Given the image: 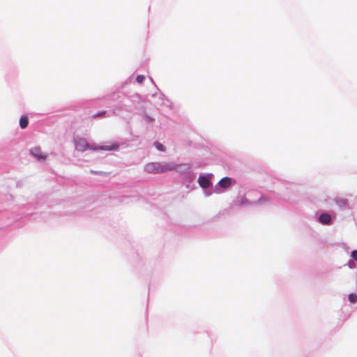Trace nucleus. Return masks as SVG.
<instances>
[{
  "mask_svg": "<svg viewBox=\"0 0 357 357\" xmlns=\"http://www.w3.org/2000/svg\"><path fill=\"white\" fill-rule=\"evenodd\" d=\"M119 145L116 143H112L109 145L105 146H96L89 144L87 140L84 138H78L75 140V149L79 151H85L88 149L93 151H116L119 149Z\"/></svg>",
  "mask_w": 357,
  "mask_h": 357,
  "instance_id": "obj_1",
  "label": "nucleus"
},
{
  "mask_svg": "<svg viewBox=\"0 0 357 357\" xmlns=\"http://www.w3.org/2000/svg\"><path fill=\"white\" fill-rule=\"evenodd\" d=\"M176 165L173 163L164 162H153L149 163L146 166V170L149 173L153 174H162L168 171L175 169Z\"/></svg>",
  "mask_w": 357,
  "mask_h": 357,
  "instance_id": "obj_2",
  "label": "nucleus"
},
{
  "mask_svg": "<svg viewBox=\"0 0 357 357\" xmlns=\"http://www.w3.org/2000/svg\"><path fill=\"white\" fill-rule=\"evenodd\" d=\"M31 153L38 160H45L47 158V154L44 153L39 146L32 148L31 149Z\"/></svg>",
  "mask_w": 357,
  "mask_h": 357,
  "instance_id": "obj_3",
  "label": "nucleus"
},
{
  "mask_svg": "<svg viewBox=\"0 0 357 357\" xmlns=\"http://www.w3.org/2000/svg\"><path fill=\"white\" fill-rule=\"evenodd\" d=\"M199 185L203 188H207L210 185V180L207 176H200L198 178Z\"/></svg>",
  "mask_w": 357,
  "mask_h": 357,
  "instance_id": "obj_4",
  "label": "nucleus"
},
{
  "mask_svg": "<svg viewBox=\"0 0 357 357\" xmlns=\"http://www.w3.org/2000/svg\"><path fill=\"white\" fill-rule=\"evenodd\" d=\"M319 220L321 223L328 225L331 221V218L328 213H324L320 215Z\"/></svg>",
  "mask_w": 357,
  "mask_h": 357,
  "instance_id": "obj_5",
  "label": "nucleus"
},
{
  "mask_svg": "<svg viewBox=\"0 0 357 357\" xmlns=\"http://www.w3.org/2000/svg\"><path fill=\"white\" fill-rule=\"evenodd\" d=\"M219 185L223 188H227L231 185V178L225 177L219 181Z\"/></svg>",
  "mask_w": 357,
  "mask_h": 357,
  "instance_id": "obj_6",
  "label": "nucleus"
},
{
  "mask_svg": "<svg viewBox=\"0 0 357 357\" xmlns=\"http://www.w3.org/2000/svg\"><path fill=\"white\" fill-rule=\"evenodd\" d=\"M29 124L28 117L25 115L22 116L20 119V126L22 129H24L27 127Z\"/></svg>",
  "mask_w": 357,
  "mask_h": 357,
  "instance_id": "obj_7",
  "label": "nucleus"
},
{
  "mask_svg": "<svg viewBox=\"0 0 357 357\" xmlns=\"http://www.w3.org/2000/svg\"><path fill=\"white\" fill-rule=\"evenodd\" d=\"M336 203L341 207H344L347 205V201L345 199H337Z\"/></svg>",
  "mask_w": 357,
  "mask_h": 357,
  "instance_id": "obj_8",
  "label": "nucleus"
},
{
  "mask_svg": "<svg viewBox=\"0 0 357 357\" xmlns=\"http://www.w3.org/2000/svg\"><path fill=\"white\" fill-rule=\"evenodd\" d=\"M349 301L351 303H356L357 302V295L355 294H350L349 295Z\"/></svg>",
  "mask_w": 357,
  "mask_h": 357,
  "instance_id": "obj_9",
  "label": "nucleus"
},
{
  "mask_svg": "<svg viewBox=\"0 0 357 357\" xmlns=\"http://www.w3.org/2000/svg\"><path fill=\"white\" fill-rule=\"evenodd\" d=\"M155 148L160 151H165V147L162 144H160V142H155Z\"/></svg>",
  "mask_w": 357,
  "mask_h": 357,
  "instance_id": "obj_10",
  "label": "nucleus"
},
{
  "mask_svg": "<svg viewBox=\"0 0 357 357\" xmlns=\"http://www.w3.org/2000/svg\"><path fill=\"white\" fill-rule=\"evenodd\" d=\"M145 79V77L142 75H137L136 77V81L139 84H142Z\"/></svg>",
  "mask_w": 357,
  "mask_h": 357,
  "instance_id": "obj_11",
  "label": "nucleus"
},
{
  "mask_svg": "<svg viewBox=\"0 0 357 357\" xmlns=\"http://www.w3.org/2000/svg\"><path fill=\"white\" fill-rule=\"evenodd\" d=\"M105 114H106V112L103 111V112H101L100 113H97V114H94L93 116V118L96 119V118H98V117H103V116H105Z\"/></svg>",
  "mask_w": 357,
  "mask_h": 357,
  "instance_id": "obj_12",
  "label": "nucleus"
},
{
  "mask_svg": "<svg viewBox=\"0 0 357 357\" xmlns=\"http://www.w3.org/2000/svg\"><path fill=\"white\" fill-rule=\"evenodd\" d=\"M351 257H353L354 259H355L356 261H357V250H354L352 252H351Z\"/></svg>",
  "mask_w": 357,
  "mask_h": 357,
  "instance_id": "obj_13",
  "label": "nucleus"
},
{
  "mask_svg": "<svg viewBox=\"0 0 357 357\" xmlns=\"http://www.w3.org/2000/svg\"><path fill=\"white\" fill-rule=\"evenodd\" d=\"M98 174H105L106 173H104V172H98Z\"/></svg>",
  "mask_w": 357,
  "mask_h": 357,
  "instance_id": "obj_14",
  "label": "nucleus"
}]
</instances>
